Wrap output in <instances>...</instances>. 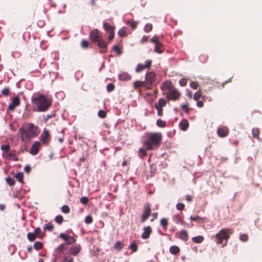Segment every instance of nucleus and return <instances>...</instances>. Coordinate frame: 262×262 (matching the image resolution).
I'll list each match as a JSON object with an SVG mask.
<instances>
[{
  "mask_svg": "<svg viewBox=\"0 0 262 262\" xmlns=\"http://www.w3.org/2000/svg\"><path fill=\"white\" fill-rule=\"evenodd\" d=\"M93 219L91 215H88L85 217V223L87 224H90L93 222Z\"/></svg>",
  "mask_w": 262,
  "mask_h": 262,
  "instance_id": "864d4df0",
  "label": "nucleus"
},
{
  "mask_svg": "<svg viewBox=\"0 0 262 262\" xmlns=\"http://www.w3.org/2000/svg\"><path fill=\"white\" fill-rule=\"evenodd\" d=\"M252 135L253 137L254 138H259V135L260 133V130L258 128H253L252 129Z\"/></svg>",
  "mask_w": 262,
  "mask_h": 262,
  "instance_id": "7c9ffc66",
  "label": "nucleus"
},
{
  "mask_svg": "<svg viewBox=\"0 0 262 262\" xmlns=\"http://www.w3.org/2000/svg\"><path fill=\"white\" fill-rule=\"evenodd\" d=\"M122 45L121 46V47H120L118 45H116L113 47L112 49L113 51H114L115 52H116L117 53V54L118 55H120L122 53Z\"/></svg>",
  "mask_w": 262,
  "mask_h": 262,
  "instance_id": "c85d7f7f",
  "label": "nucleus"
},
{
  "mask_svg": "<svg viewBox=\"0 0 262 262\" xmlns=\"http://www.w3.org/2000/svg\"><path fill=\"white\" fill-rule=\"evenodd\" d=\"M67 249L66 245L64 244H61L56 249L58 253L63 252Z\"/></svg>",
  "mask_w": 262,
  "mask_h": 262,
  "instance_id": "4c0bfd02",
  "label": "nucleus"
},
{
  "mask_svg": "<svg viewBox=\"0 0 262 262\" xmlns=\"http://www.w3.org/2000/svg\"><path fill=\"white\" fill-rule=\"evenodd\" d=\"M172 82L170 80H166L161 86V89L163 92L170 91L174 88Z\"/></svg>",
  "mask_w": 262,
  "mask_h": 262,
  "instance_id": "ddd939ff",
  "label": "nucleus"
},
{
  "mask_svg": "<svg viewBox=\"0 0 262 262\" xmlns=\"http://www.w3.org/2000/svg\"><path fill=\"white\" fill-rule=\"evenodd\" d=\"M156 124L159 127H164L166 126V122L165 121L159 119L157 120Z\"/></svg>",
  "mask_w": 262,
  "mask_h": 262,
  "instance_id": "58836bf2",
  "label": "nucleus"
},
{
  "mask_svg": "<svg viewBox=\"0 0 262 262\" xmlns=\"http://www.w3.org/2000/svg\"><path fill=\"white\" fill-rule=\"evenodd\" d=\"M141 86L145 87L144 81H136L134 83V87L135 90Z\"/></svg>",
  "mask_w": 262,
  "mask_h": 262,
  "instance_id": "bb28decb",
  "label": "nucleus"
},
{
  "mask_svg": "<svg viewBox=\"0 0 262 262\" xmlns=\"http://www.w3.org/2000/svg\"><path fill=\"white\" fill-rule=\"evenodd\" d=\"M7 183L10 186H13L15 184V180L11 178H6Z\"/></svg>",
  "mask_w": 262,
  "mask_h": 262,
  "instance_id": "4d7b16f0",
  "label": "nucleus"
},
{
  "mask_svg": "<svg viewBox=\"0 0 262 262\" xmlns=\"http://www.w3.org/2000/svg\"><path fill=\"white\" fill-rule=\"evenodd\" d=\"M190 220L193 221H199L200 222H205L206 220L207 219L206 217L203 218L199 216H191Z\"/></svg>",
  "mask_w": 262,
  "mask_h": 262,
  "instance_id": "a878e982",
  "label": "nucleus"
},
{
  "mask_svg": "<svg viewBox=\"0 0 262 262\" xmlns=\"http://www.w3.org/2000/svg\"><path fill=\"white\" fill-rule=\"evenodd\" d=\"M97 43L98 47L101 49V51H100V52L104 53L106 52L107 44V42L103 39L102 37H101V39H99Z\"/></svg>",
  "mask_w": 262,
  "mask_h": 262,
  "instance_id": "6ab92c4d",
  "label": "nucleus"
},
{
  "mask_svg": "<svg viewBox=\"0 0 262 262\" xmlns=\"http://www.w3.org/2000/svg\"><path fill=\"white\" fill-rule=\"evenodd\" d=\"M176 208L178 210L182 211L184 210L185 205L182 203H178L176 205Z\"/></svg>",
  "mask_w": 262,
  "mask_h": 262,
  "instance_id": "0e129e2a",
  "label": "nucleus"
},
{
  "mask_svg": "<svg viewBox=\"0 0 262 262\" xmlns=\"http://www.w3.org/2000/svg\"><path fill=\"white\" fill-rule=\"evenodd\" d=\"M239 238L243 242H246L248 239V236L246 234H241Z\"/></svg>",
  "mask_w": 262,
  "mask_h": 262,
  "instance_id": "13d9d810",
  "label": "nucleus"
},
{
  "mask_svg": "<svg viewBox=\"0 0 262 262\" xmlns=\"http://www.w3.org/2000/svg\"><path fill=\"white\" fill-rule=\"evenodd\" d=\"M2 155H3V157L4 158H6V159L9 158L11 160L14 161H18V158L16 156L15 150L14 149L10 150V151L8 152H7V153L4 152V153H3Z\"/></svg>",
  "mask_w": 262,
  "mask_h": 262,
  "instance_id": "f8f14e48",
  "label": "nucleus"
},
{
  "mask_svg": "<svg viewBox=\"0 0 262 262\" xmlns=\"http://www.w3.org/2000/svg\"><path fill=\"white\" fill-rule=\"evenodd\" d=\"M189 125V122L187 120L183 119L179 123L180 128L183 131H186L188 128Z\"/></svg>",
  "mask_w": 262,
  "mask_h": 262,
  "instance_id": "412c9836",
  "label": "nucleus"
},
{
  "mask_svg": "<svg viewBox=\"0 0 262 262\" xmlns=\"http://www.w3.org/2000/svg\"><path fill=\"white\" fill-rule=\"evenodd\" d=\"M59 237L65 241L66 245H71L76 242V239L74 237L70 236L64 233H61L59 235Z\"/></svg>",
  "mask_w": 262,
  "mask_h": 262,
  "instance_id": "9d476101",
  "label": "nucleus"
},
{
  "mask_svg": "<svg viewBox=\"0 0 262 262\" xmlns=\"http://www.w3.org/2000/svg\"><path fill=\"white\" fill-rule=\"evenodd\" d=\"M152 29V25L151 24H147L145 25L144 28V30L145 32H149Z\"/></svg>",
  "mask_w": 262,
  "mask_h": 262,
  "instance_id": "ea45409f",
  "label": "nucleus"
},
{
  "mask_svg": "<svg viewBox=\"0 0 262 262\" xmlns=\"http://www.w3.org/2000/svg\"><path fill=\"white\" fill-rule=\"evenodd\" d=\"M108 33H109V35L108 37V41H111L113 39V38L114 37L115 33H114V32H110Z\"/></svg>",
  "mask_w": 262,
  "mask_h": 262,
  "instance_id": "338daca9",
  "label": "nucleus"
},
{
  "mask_svg": "<svg viewBox=\"0 0 262 262\" xmlns=\"http://www.w3.org/2000/svg\"><path fill=\"white\" fill-rule=\"evenodd\" d=\"M36 236L34 233L29 232L27 234V238L30 242H33L35 240Z\"/></svg>",
  "mask_w": 262,
  "mask_h": 262,
  "instance_id": "72a5a7b5",
  "label": "nucleus"
},
{
  "mask_svg": "<svg viewBox=\"0 0 262 262\" xmlns=\"http://www.w3.org/2000/svg\"><path fill=\"white\" fill-rule=\"evenodd\" d=\"M89 46V43L88 41H87L86 40H82L81 43V46L82 48H88Z\"/></svg>",
  "mask_w": 262,
  "mask_h": 262,
  "instance_id": "bf43d9fd",
  "label": "nucleus"
},
{
  "mask_svg": "<svg viewBox=\"0 0 262 262\" xmlns=\"http://www.w3.org/2000/svg\"><path fill=\"white\" fill-rule=\"evenodd\" d=\"M146 150H147L146 148H140L139 149L138 154L141 158H143L147 155Z\"/></svg>",
  "mask_w": 262,
  "mask_h": 262,
  "instance_id": "f704fd0d",
  "label": "nucleus"
},
{
  "mask_svg": "<svg viewBox=\"0 0 262 262\" xmlns=\"http://www.w3.org/2000/svg\"><path fill=\"white\" fill-rule=\"evenodd\" d=\"M40 143L39 141H35L32 145L30 153L32 155H36L40 148Z\"/></svg>",
  "mask_w": 262,
  "mask_h": 262,
  "instance_id": "f3484780",
  "label": "nucleus"
},
{
  "mask_svg": "<svg viewBox=\"0 0 262 262\" xmlns=\"http://www.w3.org/2000/svg\"><path fill=\"white\" fill-rule=\"evenodd\" d=\"M231 233L230 229H223L221 230L215 235V241L217 244H223L222 247L225 246Z\"/></svg>",
  "mask_w": 262,
  "mask_h": 262,
  "instance_id": "20e7f679",
  "label": "nucleus"
},
{
  "mask_svg": "<svg viewBox=\"0 0 262 262\" xmlns=\"http://www.w3.org/2000/svg\"><path fill=\"white\" fill-rule=\"evenodd\" d=\"M61 211L63 213H69L70 211L69 207L67 205H63L61 208Z\"/></svg>",
  "mask_w": 262,
  "mask_h": 262,
  "instance_id": "3c124183",
  "label": "nucleus"
},
{
  "mask_svg": "<svg viewBox=\"0 0 262 262\" xmlns=\"http://www.w3.org/2000/svg\"><path fill=\"white\" fill-rule=\"evenodd\" d=\"M33 105L36 106L34 110L37 112H46L52 105V99L39 93L35 94L31 98Z\"/></svg>",
  "mask_w": 262,
  "mask_h": 262,
  "instance_id": "f257e3e1",
  "label": "nucleus"
},
{
  "mask_svg": "<svg viewBox=\"0 0 262 262\" xmlns=\"http://www.w3.org/2000/svg\"><path fill=\"white\" fill-rule=\"evenodd\" d=\"M55 221L58 224L60 225L63 221V218L62 215H58L55 217Z\"/></svg>",
  "mask_w": 262,
  "mask_h": 262,
  "instance_id": "a19ab883",
  "label": "nucleus"
},
{
  "mask_svg": "<svg viewBox=\"0 0 262 262\" xmlns=\"http://www.w3.org/2000/svg\"><path fill=\"white\" fill-rule=\"evenodd\" d=\"M34 248L36 250H39L41 249L42 247V244L40 242H36L34 244Z\"/></svg>",
  "mask_w": 262,
  "mask_h": 262,
  "instance_id": "e433bc0d",
  "label": "nucleus"
},
{
  "mask_svg": "<svg viewBox=\"0 0 262 262\" xmlns=\"http://www.w3.org/2000/svg\"><path fill=\"white\" fill-rule=\"evenodd\" d=\"M41 230L40 228H37L35 229L34 231V233L35 235L39 238H42L43 235L41 234Z\"/></svg>",
  "mask_w": 262,
  "mask_h": 262,
  "instance_id": "37998d69",
  "label": "nucleus"
},
{
  "mask_svg": "<svg viewBox=\"0 0 262 262\" xmlns=\"http://www.w3.org/2000/svg\"><path fill=\"white\" fill-rule=\"evenodd\" d=\"M148 40V36H144L140 40L141 43H144V42H147Z\"/></svg>",
  "mask_w": 262,
  "mask_h": 262,
  "instance_id": "774afa93",
  "label": "nucleus"
},
{
  "mask_svg": "<svg viewBox=\"0 0 262 262\" xmlns=\"http://www.w3.org/2000/svg\"><path fill=\"white\" fill-rule=\"evenodd\" d=\"M202 95V92L200 90H199L198 91L196 92L193 96V99L195 101H198L200 99V98L201 97Z\"/></svg>",
  "mask_w": 262,
  "mask_h": 262,
  "instance_id": "79ce46f5",
  "label": "nucleus"
},
{
  "mask_svg": "<svg viewBox=\"0 0 262 262\" xmlns=\"http://www.w3.org/2000/svg\"><path fill=\"white\" fill-rule=\"evenodd\" d=\"M160 224L161 226L163 227L164 228L166 229L167 226L168 224V220L165 218H163L160 221Z\"/></svg>",
  "mask_w": 262,
  "mask_h": 262,
  "instance_id": "a18cd8bd",
  "label": "nucleus"
},
{
  "mask_svg": "<svg viewBox=\"0 0 262 262\" xmlns=\"http://www.w3.org/2000/svg\"><path fill=\"white\" fill-rule=\"evenodd\" d=\"M37 126H35L33 123H28L27 128H21L19 129L18 133L20 138L23 142H27L31 138L36 137L38 135Z\"/></svg>",
  "mask_w": 262,
  "mask_h": 262,
  "instance_id": "7ed1b4c3",
  "label": "nucleus"
},
{
  "mask_svg": "<svg viewBox=\"0 0 262 262\" xmlns=\"http://www.w3.org/2000/svg\"><path fill=\"white\" fill-rule=\"evenodd\" d=\"M20 100L18 96L14 97L12 99V102L9 104L8 108L9 110H14L15 108L19 105Z\"/></svg>",
  "mask_w": 262,
  "mask_h": 262,
  "instance_id": "2eb2a0df",
  "label": "nucleus"
},
{
  "mask_svg": "<svg viewBox=\"0 0 262 262\" xmlns=\"http://www.w3.org/2000/svg\"><path fill=\"white\" fill-rule=\"evenodd\" d=\"M131 76L126 72H123L119 75V79L123 81H128L131 79Z\"/></svg>",
  "mask_w": 262,
  "mask_h": 262,
  "instance_id": "4be33fe9",
  "label": "nucleus"
},
{
  "mask_svg": "<svg viewBox=\"0 0 262 262\" xmlns=\"http://www.w3.org/2000/svg\"><path fill=\"white\" fill-rule=\"evenodd\" d=\"M2 94L5 96H7L9 94V89L5 88L2 91Z\"/></svg>",
  "mask_w": 262,
  "mask_h": 262,
  "instance_id": "69168bd1",
  "label": "nucleus"
},
{
  "mask_svg": "<svg viewBox=\"0 0 262 262\" xmlns=\"http://www.w3.org/2000/svg\"><path fill=\"white\" fill-rule=\"evenodd\" d=\"M126 24L128 25L130 27H132L134 30L137 28V23L134 21L133 20L128 21L127 23H126Z\"/></svg>",
  "mask_w": 262,
  "mask_h": 262,
  "instance_id": "c03bdc74",
  "label": "nucleus"
},
{
  "mask_svg": "<svg viewBox=\"0 0 262 262\" xmlns=\"http://www.w3.org/2000/svg\"><path fill=\"white\" fill-rule=\"evenodd\" d=\"M151 60H147L145 61V64L142 63H139L136 68V72L137 73H139L145 69H149L151 66Z\"/></svg>",
  "mask_w": 262,
  "mask_h": 262,
  "instance_id": "9b49d317",
  "label": "nucleus"
},
{
  "mask_svg": "<svg viewBox=\"0 0 262 262\" xmlns=\"http://www.w3.org/2000/svg\"><path fill=\"white\" fill-rule=\"evenodd\" d=\"M89 37L93 42H97L102 36L101 35L100 31L97 29L92 30L89 34Z\"/></svg>",
  "mask_w": 262,
  "mask_h": 262,
  "instance_id": "1a4fd4ad",
  "label": "nucleus"
},
{
  "mask_svg": "<svg viewBox=\"0 0 262 262\" xmlns=\"http://www.w3.org/2000/svg\"><path fill=\"white\" fill-rule=\"evenodd\" d=\"M144 232L141 235V237L143 239H147L149 237L150 234L152 232L151 227L149 226L145 227L143 228Z\"/></svg>",
  "mask_w": 262,
  "mask_h": 262,
  "instance_id": "aec40b11",
  "label": "nucleus"
},
{
  "mask_svg": "<svg viewBox=\"0 0 262 262\" xmlns=\"http://www.w3.org/2000/svg\"><path fill=\"white\" fill-rule=\"evenodd\" d=\"M181 108L184 111H185L186 113H188L190 108H189L188 107V103H186V104H183L181 106Z\"/></svg>",
  "mask_w": 262,
  "mask_h": 262,
  "instance_id": "6e6d98bb",
  "label": "nucleus"
},
{
  "mask_svg": "<svg viewBox=\"0 0 262 262\" xmlns=\"http://www.w3.org/2000/svg\"><path fill=\"white\" fill-rule=\"evenodd\" d=\"M151 214V207L149 203H146L143 208V214L141 216V222H145Z\"/></svg>",
  "mask_w": 262,
  "mask_h": 262,
  "instance_id": "6e6552de",
  "label": "nucleus"
},
{
  "mask_svg": "<svg viewBox=\"0 0 262 262\" xmlns=\"http://www.w3.org/2000/svg\"><path fill=\"white\" fill-rule=\"evenodd\" d=\"M80 202L83 205H86L89 202V199L86 196H83L80 199Z\"/></svg>",
  "mask_w": 262,
  "mask_h": 262,
  "instance_id": "680f3d73",
  "label": "nucleus"
},
{
  "mask_svg": "<svg viewBox=\"0 0 262 262\" xmlns=\"http://www.w3.org/2000/svg\"><path fill=\"white\" fill-rule=\"evenodd\" d=\"M10 146L9 144H5L1 146V150H3V153H7L10 151Z\"/></svg>",
  "mask_w": 262,
  "mask_h": 262,
  "instance_id": "c9c22d12",
  "label": "nucleus"
},
{
  "mask_svg": "<svg viewBox=\"0 0 262 262\" xmlns=\"http://www.w3.org/2000/svg\"><path fill=\"white\" fill-rule=\"evenodd\" d=\"M54 227L51 223H48L45 225L43 229L45 230H48L49 231H52Z\"/></svg>",
  "mask_w": 262,
  "mask_h": 262,
  "instance_id": "473e14b6",
  "label": "nucleus"
},
{
  "mask_svg": "<svg viewBox=\"0 0 262 262\" xmlns=\"http://www.w3.org/2000/svg\"><path fill=\"white\" fill-rule=\"evenodd\" d=\"M161 133H149L146 134L143 144L147 150H154L158 148L162 141Z\"/></svg>",
  "mask_w": 262,
  "mask_h": 262,
  "instance_id": "f03ea898",
  "label": "nucleus"
},
{
  "mask_svg": "<svg viewBox=\"0 0 262 262\" xmlns=\"http://www.w3.org/2000/svg\"><path fill=\"white\" fill-rule=\"evenodd\" d=\"M166 105V101L164 98L159 99L157 104H156L155 107L163 108Z\"/></svg>",
  "mask_w": 262,
  "mask_h": 262,
  "instance_id": "393cba45",
  "label": "nucleus"
},
{
  "mask_svg": "<svg viewBox=\"0 0 262 262\" xmlns=\"http://www.w3.org/2000/svg\"><path fill=\"white\" fill-rule=\"evenodd\" d=\"M114 248L115 249L120 250L123 248L122 244L121 242L118 241L115 244Z\"/></svg>",
  "mask_w": 262,
  "mask_h": 262,
  "instance_id": "de8ad7c7",
  "label": "nucleus"
},
{
  "mask_svg": "<svg viewBox=\"0 0 262 262\" xmlns=\"http://www.w3.org/2000/svg\"><path fill=\"white\" fill-rule=\"evenodd\" d=\"M40 140L43 144H48L49 142V132L48 130L44 129L40 135Z\"/></svg>",
  "mask_w": 262,
  "mask_h": 262,
  "instance_id": "4468645a",
  "label": "nucleus"
},
{
  "mask_svg": "<svg viewBox=\"0 0 262 262\" xmlns=\"http://www.w3.org/2000/svg\"><path fill=\"white\" fill-rule=\"evenodd\" d=\"M81 247L80 245L76 244L72 246L69 250L70 253L74 256L77 255L80 251Z\"/></svg>",
  "mask_w": 262,
  "mask_h": 262,
  "instance_id": "dca6fc26",
  "label": "nucleus"
},
{
  "mask_svg": "<svg viewBox=\"0 0 262 262\" xmlns=\"http://www.w3.org/2000/svg\"><path fill=\"white\" fill-rule=\"evenodd\" d=\"M63 262H74V259L71 255H67L64 257Z\"/></svg>",
  "mask_w": 262,
  "mask_h": 262,
  "instance_id": "09e8293b",
  "label": "nucleus"
},
{
  "mask_svg": "<svg viewBox=\"0 0 262 262\" xmlns=\"http://www.w3.org/2000/svg\"><path fill=\"white\" fill-rule=\"evenodd\" d=\"M156 74L153 72H149L146 73L145 76V88L147 89H151L152 88V85L156 81Z\"/></svg>",
  "mask_w": 262,
  "mask_h": 262,
  "instance_id": "423d86ee",
  "label": "nucleus"
},
{
  "mask_svg": "<svg viewBox=\"0 0 262 262\" xmlns=\"http://www.w3.org/2000/svg\"><path fill=\"white\" fill-rule=\"evenodd\" d=\"M217 134L221 137H225L229 134V130L226 127H219L217 130Z\"/></svg>",
  "mask_w": 262,
  "mask_h": 262,
  "instance_id": "a211bd4d",
  "label": "nucleus"
},
{
  "mask_svg": "<svg viewBox=\"0 0 262 262\" xmlns=\"http://www.w3.org/2000/svg\"><path fill=\"white\" fill-rule=\"evenodd\" d=\"M190 86L193 89H197L199 86V84L195 81H193L190 83Z\"/></svg>",
  "mask_w": 262,
  "mask_h": 262,
  "instance_id": "e2e57ef3",
  "label": "nucleus"
},
{
  "mask_svg": "<svg viewBox=\"0 0 262 262\" xmlns=\"http://www.w3.org/2000/svg\"><path fill=\"white\" fill-rule=\"evenodd\" d=\"M180 248L176 246H172L170 248V252L172 254H177L180 252Z\"/></svg>",
  "mask_w": 262,
  "mask_h": 262,
  "instance_id": "cd10ccee",
  "label": "nucleus"
},
{
  "mask_svg": "<svg viewBox=\"0 0 262 262\" xmlns=\"http://www.w3.org/2000/svg\"><path fill=\"white\" fill-rule=\"evenodd\" d=\"M103 28L108 33L114 32L115 27L107 23H103Z\"/></svg>",
  "mask_w": 262,
  "mask_h": 262,
  "instance_id": "b1692460",
  "label": "nucleus"
},
{
  "mask_svg": "<svg viewBox=\"0 0 262 262\" xmlns=\"http://www.w3.org/2000/svg\"><path fill=\"white\" fill-rule=\"evenodd\" d=\"M106 89L108 92H111L115 89V85L112 83H110L107 85Z\"/></svg>",
  "mask_w": 262,
  "mask_h": 262,
  "instance_id": "8fccbe9b",
  "label": "nucleus"
},
{
  "mask_svg": "<svg viewBox=\"0 0 262 262\" xmlns=\"http://www.w3.org/2000/svg\"><path fill=\"white\" fill-rule=\"evenodd\" d=\"M187 82V80L186 78H181L179 80V84L181 86H185Z\"/></svg>",
  "mask_w": 262,
  "mask_h": 262,
  "instance_id": "052dcab7",
  "label": "nucleus"
},
{
  "mask_svg": "<svg viewBox=\"0 0 262 262\" xmlns=\"http://www.w3.org/2000/svg\"><path fill=\"white\" fill-rule=\"evenodd\" d=\"M150 41L155 45L154 51L158 54H162L164 50V45L159 40V37L155 35L150 40Z\"/></svg>",
  "mask_w": 262,
  "mask_h": 262,
  "instance_id": "39448f33",
  "label": "nucleus"
},
{
  "mask_svg": "<svg viewBox=\"0 0 262 262\" xmlns=\"http://www.w3.org/2000/svg\"><path fill=\"white\" fill-rule=\"evenodd\" d=\"M16 179L20 182H22L23 181L24 175L23 173H18L15 176Z\"/></svg>",
  "mask_w": 262,
  "mask_h": 262,
  "instance_id": "5fc2aeb1",
  "label": "nucleus"
},
{
  "mask_svg": "<svg viewBox=\"0 0 262 262\" xmlns=\"http://www.w3.org/2000/svg\"><path fill=\"white\" fill-rule=\"evenodd\" d=\"M118 35L120 37H125L127 36V33L124 28L121 29L118 31Z\"/></svg>",
  "mask_w": 262,
  "mask_h": 262,
  "instance_id": "49530a36",
  "label": "nucleus"
},
{
  "mask_svg": "<svg viewBox=\"0 0 262 262\" xmlns=\"http://www.w3.org/2000/svg\"><path fill=\"white\" fill-rule=\"evenodd\" d=\"M181 96L180 93L176 88H173L168 92L166 96L168 100L176 101L179 100Z\"/></svg>",
  "mask_w": 262,
  "mask_h": 262,
  "instance_id": "0eeeda50",
  "label": "nucleus"
},
{
  "mask_svg": "<svg viewBox=\"0 0 262 262\" xmlns=\"http://www.w3.org/2000/svg\"><path fill=\"white\" fill-rule=\"evenodd\" d=\"M138 246L135 242H133L129 245L128 248L132 250V252H135L138 250Z\"/></svg>",
  "mask_w": 262,
  "mask_h": 262,
  "instance_id": "2f4dec72",
  "label": "nucleus"
},
{
  "mask_svg": "<svg viewBox=\"0 0 262 262\" xmlns=\"http://www.w3.org/2000/svg\"><path fill=\"white\" fill-rule=\"evenodd\" d=\"M204 237L203 236H197L193 237L192 238V241L195 243L199 244L201 243L204 240Z\"/></svg>",
  "mask_w": 262,
  "mask_h": 262,
  "instance_id": "c756f323",
  "label": "nucleus"
},
{
  "mask_svg": "<svg viewBox=\"0 0 262 262\" xmlns=\"http://www.w3.org/2000/svg\"><path fill=\"white\" fill-rule=\"evenodd\" d=\"M98 116L101 118H105L106 116V113L103 110H100L98 113Z\"/></svg>",
  "mask_w": 262,
  "mask_h": 262,
  "instance_id": "603ef678",
  "label": "nucleus"
},
{
  "mask_svg": "<svg viewBox=\"0 0 262 262\" xmlns=\"http://www.w3.org/2000/svg\"><path fill=\"white\" fill-rule=\"evenodd\" d=\"M178 234H179V237L181 239H182L185 242L187 241L188 234L186 230H181Z\"/></svg>",
  "mask_w": 262,
  "mask_h": 262,
  "instance_id": "5701e85b",
  "label": "nucleus"
}]
</instances>
